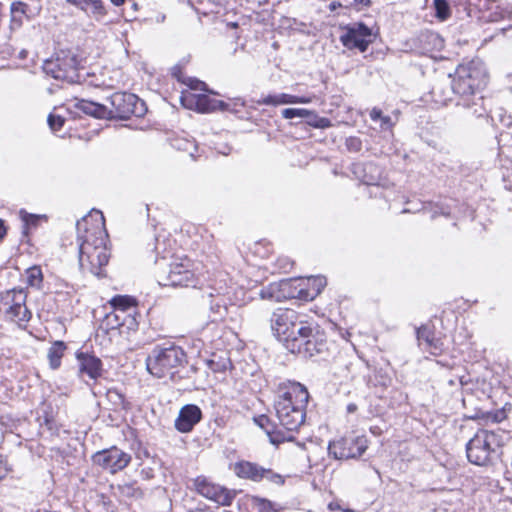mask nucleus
Listing matches in <instances>:
<instances>
[{
  "label": "nucleus",
  "mask_w": 512,
  "mask_h": 512,
  "mask_svg": "<svg viewBox=\"0 0 512 512\" xmlns=\"http://www.w3.org/2000/svg\"><path fill=\"white\" fill-rule=\"evenodd\" d=\"M76 228L81 270L97 277L104 276L103 267L110 255L105 242L107 233L103 214L99 211L90 213L76 223Z\"/></svg>",
  "instance_id": "nucleus-1"
},
{
  "label": "nucleus",
  "mask_w": 512,
  "mask_h": 512,
  "mask_svg": "<svg viewBox=\"0 0 512 512\" xmlns=\"http://www.w3.org/2000/svg\"><path fill=\"white\" fill-rule=\"evenodd\" d=\"M309 393L298 382L290 383L274 401V408L279 424L286 432L292 434L304 424Z\"/></svg>",
  "instance_id": "nucleus-2"
},
{
  "label": "nucleus",
  "mask_w": 512,
  "mask_h": 512,
  "mask_svg": "<svg viewBox=\"0 0 512 512\" xmlns=\"http://www.w3.org/2000/svg\"><path fill=\"white\" fill-rule=\"evenodd\" d=\"M305 315L290 308H277L270 317L273 335L283 343L286 349H294L296 339L310 333V324Z\"/></svg>",
  "instance_id": "nucleus-3"
},
{
  "label": "nucleus",
  "mask_w": 512,
  "mask_h": 512,
  "mask_svg": "<svg viewBox=\"0 0 512 512\" xmlns=\"http://www.w3.org/2000/svg\"><path fill=\"white\" fill-rule=\"evenodd\" d=\"M186 362L184 350L174 344L157 345L146 358L147 371L156 378L173 376Z\"/></svg>",
  "instance_id": "nucleus-4"
},
{
  "label": "nucleus",
  "mask_w": 512,
  "mask_h": 512,
  "mask_svg": "<svg viewBox=\"0 0 512 512\" xmlns=\"http://www.w3.org/2000/svg\"><path fill=\"white\" fill-rule=\"evenodd\" d=\"M42 68L46 75L56 80L70 84L82 80L77 56L70 51L59 52L55 58L46 60Z\"/></svg>",
  "instance_id": "nucleus-5"
},
{
  "label": "nucleus",
  "mask_w": 512,
  "mask_h": 512,
  "mask_svg": "<svg viewBox=\"0 0 512 512\" xmlns=\"http://www.w3.org/2000/svg\"><path fill=\"white\" fill-rule=\"evenodd\" d=\"M155 276L160 286L187 287L194 283V273L189 259L173 262L168 267L157 262Z\"/></svg>",
  "instance_id": "nucleus-6"
},
{
  "label": "nucleus",
  "mask_w": 512,
  "mask_h": 512,
  "mask_svg": "<svg viewBox=\"0 0 512 512\" xmlns=\"http://www.w3.org/2000/svg\"><path fill=\"white\" fill-rule=\"evenodd\" d=\"M368 447V440L364 435L354 432L346 434L338 440L329 443V455L338 460L355 459L360 457Z\"/></svg>",
  "instance_id": "nucleus-7"
},
{
  "label": "nucleus",
  "mask_w": 512,
  "mask_h": 512,
  "mask_svg": "<svg viewBox=\"0 0 512 512\" xmlns=\"http://www.w3.org/2000/svg\"><path fill=\"white\" fill-rule=\"evenodd\" d=\"M109 101L111 109H108L107 118L128 119L131 115L140 117L146 111L144 102L132 93L116 92L109 97Z\"/></svg>",
  "instance_id": "nucleus-8"
},
{
  "label": "nucleus",
  "mask_w": 512,
  "mask_h": 512,
  "mask_svg": "<svg viewBox=\"0 0 512 512\" xmlns=\"http://www.w3.org/2000/svg\"><path fill=\"white\" fill-rule=\"evenodd\" d=\"M501 445L502 439L499 435L492 431H485L482 441V453L487 455L482 460V475L488 473L491 469L492 474H500L503 466L501 461Z\"/></svg>",
  "instance_id": "nucleus-9"
},
{
  "label": "nucleus",
  "mask_w": 512,
  "mask_h": 512,
  "mask_svg": "<svg viewBox=\"0 0 512 512\" xmlns=\"http://www.w3.org/2000/svg\"><path fill=\"white\" fill-rule=\"evenodd\" d=\"M131 455L116 446L96 452L92 456L94 464L111 474L125 469L131 462Z\"/></svg>",
  "instance_id": "nucleus-10"
},
{
  "label": "nucleus",
  "mask_w": 512,
  "mask_h": 512,
  "mask_svg": "<svg viewBox=\"0 0 512 512\" xmlns=\"http://www.w3.org/2000/svg\"><path fill=\"white\" fill-rule=\"evenodd\" d=\"M342 44L348 49H359L365 52L373 41L371 29L363 23H355L347 27V32L340 38Z\"/></svg>",
  "instance_id": "nucleus-11"
},
{
  "label": "nucleus",
  "mask_w": 512,
  "mask_h": 512,
  "mask_svg": "<svg viewBox=\"0 0 512 512\" xmlns=\"http://www.w3.org/2000/svg\"><path fill=\"white\" fill-rule=\"evenodd\" d=\"M202 419L201 409L194 404L183 406L175 420V428L181 433L192 431L194 426Z\"/></svg>",
  "instance_id": "nucleus-12"
},
{
  "label": "nucleus",
  "mask_w": 512,
  "mask_h": 512,
  "mask_svg": "<svg viewBox=\"0 0 512 512\" xmlns=\"http://www.w3.org/2000/svg\"><path fill=\"white\" fill-rule=\"evenodd\" d=\"M181 103L188 109H195L201 113H208L217 110L216 99L206 94H195L190 91L183 92Z\"/></svg>",
  "instance_id": "nucleus-13"
},
{
  "label": "nucleus",
  "mask_w": 512,
  "mask_h": 512,
  "mask_svg": "<svg viewBox=\"0 0 512 512\" xmlns=\"http://www.w3.org/2000/svg\"><path fill=\"white\" fill-rule=\"evenodd\" d=\"M78 371L81 376L87 375L90 379L96 380L102 374V362L95 355L79 352L76 355Z\"/></svg>",
  "instance_id": "nucleus-14"
},
{
  "label": "nucleus",
  "mask_w": 512,
  "mask_h": 512,
  "mask_svg": "<svg viewBox=\"0 0 512 512\" xmlns=\"http://www.w3.org/2000/svg\"><path fill=\"white\" fill-rule=\"evenodd\" d=\"M301 334L294 343L296 344L294 349H288L291 353L303 354L305 357H312L315 353H319L322 350V344H318L314 328L310 324V333Z\"/></svg>",
  "instance_id": "nucleus-15"
},
{
  "label": "nucleus",
  "mask_w": 512,
  "mask_h": 512,
  "mask_svg": "<svg viewBox=\"0 0 512 512\" xmlns=\"http://www.w3.org/2000/svg\"><path fill=\"white\" fill-rule=\"evenodd\" d=\"M254 421L266 432L270 442L274 445H278L285 441H292L294 439L293 434H285L284 431L274 424L266 415H260L254 418Z\"/></svg>",
  "instance_id": "nucleus-16"
},
{
  "label": "nucleus",
  "mask_w": 512,
  "mask_h": 512,
  "mask_svg": "<svg viewBox=\"0 0 512 512\" xmlns=\"http://www.w3.org/2000/svg\"><path fill=\"white\" fill-rule=\"evenodd\" d=\"M26 294L22 290H13V304L6 311L7 316L16 322H26L31 313L25 305Z\"/></svg>",
  "instance_id": "nucleus-17"
},
{
  "label": "nucleus",
  "mask_w": 512,
  "mask_h": 512,
  "mask_svg": "<svg viewBox=\"0 0 512 512\" xmlns=\"http://www.w3.org/2000/svg\"><path fill=\"white\" fill-rule=\"evenodd\" d=\"M201 298L203 304L209 306V317L212 323L218 322L225 318L227 314V307L224 298L221 295H214L213 292H205L202 294Z\"/></svg>",
  "instance_id": "nucleus-18"
},
{
  "label": "nucleus",
  "mask_w": 512,
  "mask_h": 512,
  "mask_svg": "<svg viewBox=\"0 0 512 512\" xmlns=\"http://www.w3.org/2000/svg\"><path fill=\"white\" fill-rule=\"evenodd\" d=\"M66 2L85 12L96 21H101L106 15V9L101 0H66Z\"/></svg>",
  "instance_id": "nucleus-19"
},
{
  "label": "nucleus",
  "mask_w": 512,
  "mask_h": 512,
  "mask_svg": "<svg viewBox=\"0 0 512 512\" xmlns=\"http://www.w3.org/2000/svg\"><path fill=\"white\" fill-rule=\"evenodd\" d=\"M234 472L239 478L259 482L263 479L264 468L249 461H239L234 465Z\"/></svg>",
  "instance_id": "nucleus-20"
},
{
  "label": "nucleus",
  "mask_w": 512,
  "mask_h": 512,
  "mask_svg": "<svg viewBox=\"0 0 512 512\" xmlns=\"http://www.w3.org/2000/svg\"><path fill=\"white\" fill-rule=\"evenodd\" d=\"M281 114L284 119H293L296 117L305 118L309 124L316 127H324L328 122L325 118H321L316 122V119L318 118L317 115L313 111L307 109L286 108L282 110Z\"/></svg>",
  "instance_id": "nucleus-21"
},
{
  "label": "nucleus",
  "mask_w": 512,
  "mask_h": 512,
  "mask_svg": "<svg viewBox=\"0 0 512 512\" xmlns=\"http://www.w3.org/2000/svg\"><path fill=\"white\" fill-rule=\"evenodd\" d=\"M106 324L109 329H119L122 326L132 328L135 323V318L132 313L125 314L123 311H112L106 316Z\"/></svg>",
  "instance_id": "nucleus-22"
},
{
  "label": "nucleus",
  "mask_w": 512,
  "mask_h": 512,
  "mask_svg": "<svg viewBox=\"0 0 512 512\" xmlns=\"http://www.w3.org/2000/svg\"><path fill=\"white\" fill-rule=\"evenodd\" d=\"M310 101V98L298 97L287 93H280L276 95H268L259 101V103L264 105L277 106L282 104L309 103Z\"/></svg>",
  "instance_id": "nucleus-23"
},
{
  "label": "nucleus",
  "mask_w": 512,
  "mask_h": 512,
  "mask_svg": "<svg viewBox=\"0 0 512 512\" xmlns=\"http://www.w3.org/2000/svg\"><path fill=\"white\" fill-rule=\"evenodd\" d=\"M76 107L87 115L96 118H107L109 112L105 105L95 103L87 100H80L77 102Z\"/></svg>",
  "instance_id": "nucleus-24"
},
{
  "label": "nucleus",
  "mask_w": 512,
  "mask_h": 512,
  "mask_svg": "<svg viewBox=\"0 0 512 512\" xmlns=\"http://www.w3.org/2000/svg\"><path fill=\"white\" fill-rule=\"evenodd\" d=\"M195 487L199 494L213 501L223 488L221 486L209 483L205 478L200 477L195 480Z\"/></svg>",
  "instance_id": "nucleus-25"
},
{
  "label": "nucleus",
  "mask_w": 512,
  "mask_h": 512,
  "mask_svg": "<svg viewBox=\"0 0 512 512\" xmlns=\"http://www.w3.org/2000/svg\"><path fill=\"white\" fill-rule=\"evenodd\" d=\"M66 350V345L62 341H56L52 344V346L48 350V360L49 365L52 369H57L61 365V359L64 355V351Z\"/></svg>",
  "instance_id": "nucleus-26"
},
{
  "label": "nucleus",
  "mask_w": 512,
  "mask_h": 512,
  "mask_svg": "<svg viewBox=\"0 0 512 512\" xmlns=\"http://www.w3.org/2000/svg\"><path fill=\"white\" fill-rule=\"evenodd\" d=\"M111 305L114 308V311H123L125 314L132 313V317H134L136 303L135 300L130 296H115L111 300Z\"/></svg>",
  "instance_id": "nucleus-27"
},
{
  "label": "nucleus",
  "mask_w": 512,
  "mask_h": 512,
  "mask_svg": "<svg viewBox=\"0 0 512 512\" xmlns=\"http://www.w3.org/2000/svg\"><path fill=\"white\" fill-rule=\"evenodd\" d=\"M259 296L263 300L270 301H281L285 295L282 293L281 284L271 283L268 286L262 288L259 292Z\"/></svg>",
  "instance_id": "nucleus-28"
},
{
  "label": "nucleus",
  "mask_w": 512,
  "mask_h": 512,
  "mask_svg": "<svg viewBox=\"0 0 512 512\" xmlns=\"http://www.w3.org/2000/svg\"><path fill=\"white\" fill-rule=\"evenodd\" d=\"M230 365L231 361L226 354H213L211 358L207 360V366L213 372H225Z\"/></svg>",
  "instance_id": "nucleus-29"
},
{
  "label": "nucleus",
  "mask_w": 512,
  "mask_h": 512,
  "mask_svg": "<svg viewBox=\"0 0 512 512\" xmlns=\"http://www.w3.org/2000/svg\"><path fill=\"white\" fill-rule=\"evenodd\" d=\"M479 440L477 439V436L472 438L466 446V453L468 460L475 464L480 465V454H479Z\"/></svg>",
  "instance_id": "nucleus-30"
},
{
  "label": "nucleus",
  "mask_w": 512,
  "mask_h": 512,
  "mask_svg": "<svg viewBox=\"0 0 512 512\" xmlns=\"http://www.w3.org/2000/svg\"><path fill=\"white\" fill-rule=\"evenodd\" d=\"M43 281V274L40 267L33 266L27 270V282L31 287L40 289Z\"/></svg>",
  "instance_id": "nucleus-31"
},
{
  "label": "nucleus",
  "mask_w": 512,
  "mask_h": 512,
  "mask_svg": "<svg viewBox=\"0 0 512 512\" xmlns=\"http://www.w3.org/2000/svg\"><path fill=\"white\" fill-rule=\"evenodd\" d=\"M118 490L122 496L130 498H139L142 496L141 490L135 483H124L118 486Z\"/></svg>",
  "instance_id": "nucleus-32"
},
{
  "label": "nucleus",
  "mask_w": 512,
  "mask_h": 512,
  "mask_svg": "<svg viewBox=\"0 0 512 512\" xmlns=\"http://www.w3.org/2000/svg\"><path fill=\"white\" fill-rule=\"evenodd\" d=\"M435 15L440 20H446L450 16V7L446 0H434Z\"/></svg>",
  "instance_id": "nucleus-33"
},
{
  "label": "nucleus",
  "mask_w": 512,
  "mask_h": 512,
  "mask_svg": "<svg viewBox=\"0 0 512 512\" xmlns=\"http://www.w3.org/2000/svg\"><path fill=\"white\" fill-rule=\"evenodd\" d=\"M506 418V411L504 408L496 410L495 412L482 413V421L493 423H499Z\"/></svg>",
  "instance_id": "nucleus-34"
},
{
  "label": "nucleus",
  "mask_w": 512,
  "mask_h": 512,
  "mask_svg": "<svg viewBox=\"0 0 512 512\" xmlns=\"http://www.w3.org/2000/svg\"><path fill=\"white\" fill-rule=\"evenodd\" d=\"M434 334L428 326H421L417 329V339L422 345L423 343H431L433 341Z\"/></svg>",
  "instance_id": "nucleus-35"
},
{
  "label": "nucleus",
  "mask_w": 512,
  "mask_h": 512,
  "mask_svg": "<svg viewBox=\"0 0 512 512\" xmlns=\"http://www.w3.org/2000/svg\"><path fill=\"white\" fill-rule=\"evenodd\" d=\"M232 500H233L232 494L225 488H222L221 491L217 494L214 501L222 506H229L231 504Z\"/></svg>",
  "instance_id": "nucleus-36"
},
{
  "label": "nucleus",
  "mask_w": 512,
  "mask_h": 512,
  "mask_svg": "<svg viewBox=\"0 0 512 512\" xmlns=\"http://www.w3.org/2000/svg\"><path fill=\"white\" fill-rule=\"evenodd\" d=\"M458 86L460 89H462L463 94L473 95L475 94L477 89V85L471 83L470 76L468 77V79H461V81L458 83Z\"/></svg>",
  "instance_id": "nucleus-37"
},
{
  "label": "nucleus",
  "mask_w": 512,
  "mask_h": 512,
  "mask_svg": "<svg viewBox=\"0 0 512 512\" xmlns=\"http://www.w3.org/2000/svg\"><path fill=\"white\" fill-rule=\"evenodd\" d=\"M47 122L52 131H59L62 128L65 120L59 115L50 114L48 116Z\"/></svg>",
  "instance_id": "nucleus-38"
},
{
  "label": "nucleus",
  "mask_w": 512,
  "mask_h": 512,
  "mask_svg": "<svg viewBox=\"0 0 512 512\" xmlns=\"http://www.w3.org/2000/svg\"><path fill=\"white\" fill-rule=\"evenodd\" d=\"M492 8H488L486 11H482V21L485 20L486 22H497L499 19H501L502 12L500 11H491Z\"/></svg>",
  "instance_id": "nucleus-39"
},
{
  "label": "nucleus",
  "mask_w": 512,
  "mask_h": 512,
  "mask_svg": "<svg viewBox=\"0 0 512 512\" xmlns=\"http://www.w3.org/2000/svg\"><path fill=\"white\" fill-rule=\"evenodd\" d=\"M425 345L429 352L433 355H437L443 350V343L439 339H435L434 337L431 343H427Z\"/></svg>",
  "instance_id": "nucleus-40"
},
{
  "label": "nucleus",
  "mask_w": 512,
  "mask_h": 512,
  "mask_svg": "<svg viewBox=\"0 0 512 512\" xmlns=\"http://www.w3.org/2000/svg\"><path fill=\"white\" fill-rule=\"evenodd\" d=\"M263 479H267L273 483L282 484V476L273 472L271 469L264 468Z\"/></svg>",
  "instance_id": "nucleus-41"
},
{
  "label": "nucleus",
  "mask_w": 512,
  "mask_h": 512,
  "mask_svg": "<svg viewBox=\"0 0 512 512\" xmlns=\"http://www.w3.org/2000/svg\"><path fill=\"white\" fill-rule=\"evenodd\" d=\"M346 146L350 151L358 152L361 150L362 142L357 137H350L346 140Z\"/></svg>",
  "instance_id": "nucleus-42"
},
{
  "label": "nucleus",
  "mask_w": 512,
  "mask_h": 512,
  "mask_svg": "<svg viewBox=\"0 0 512 512\" xmlns=\"http://www.w3.org/2000/svg\"><path fill=\"white\" fill-rule=\"evenodd\" d=\"M188 86L191 90H203L206 91V84L198 79H189Z\"/></svg>",
  "instance_id": "nucleus-43"
},
{
  "label": "nucleus",
  "mask_w": 512,
  "mask_h": 512,
  "mask_svg": "<svg viewBox=\"0 0 512 512\" xmlns=\"http://www.w3.org/2000/svg\"><path fill=\"white\" fill-rule=\"evenodd\" d=\"M315 284H316V293L315 295L319 294L321 289L326 285V280L325 278L323 277H318L314 280Z\"/></svg>",
  "instance_id": "nucleus-44"
},
{
  "label": "nucleus",
  "mask_w": 512,
  "mask_h": 512,
  "mask_svg": "<svg viewBox=\"0 0 512 512\" xmlns=\"http://www.w3.org/2000/svg\"><path fill=\"white\" fill-rule=\"evenodd\" d=\"M370 117L372 120L376 121V120H382V111L378 108H373L370 112Z\"/></svg>",
  "instance_id": "nucleus-45"
},
{
  "label": "nucleus",
  "mask_w": 512,
  "mask_h": 512,
  "mask_svg": "<svg viewBox=\"0 0 512 512\" xmlns=\"http://www.w3.org/2000/svg\"><path fill=\"white\" fill-rule=\"evenodd\" d=\"M392 126V121L389 116H383L381 120V127L384 129L390 128Z\"/></svg>",
  "instance_id": "nucleus-46"
},
{
  "label": "nucleus",
  "mask_w": 512,
  "mask_h": 512,
  "mask_svg": "<svg viewBox=\"0 0 512 512\" xmlns=\"http://www.w3.org/2000/svg\"><path fill=\"white\" fill-rule=\"evenodd\" d=\"M487 485H488V487H489V489H490L491 491H494L495 489H498V487H499V482H498V480L492 479L491 481H489V482L487 483Z\"/></svg>",
  "instance_id": "nucleus-47"
},
{
  "label": "nucleus",
  "mask_w": 512,
  "mask_h": 512,
  "mask_svg": "<svg viewBox=\"0 0 512 512\" xmlns=\"http://www.w3.org/2000/svg\"><path fill=\"white\" fill-rule=\"evenodd\" d=\"M216 102H217V109L222 110V111H225V110L228 109V104L227 103H225V102H223L221 100H216Z\"/></svg>",
  "instance_id": "nucleus-48"
},
{
  "label": "nucleus",
  "mask_w": 512,
  "mask_h": 512,
  "mask_svg": "<svg viewBox=\"0 0 512 512\" xmlns=\"http://www.w3.org/2000/svg\"><path fill=\"white\" fill-rule=\"evenodd\" d=\"M354 3L356 5H361V6H369L371 4V1L370 0H354Z\"/></svg>",
  "instance_id": "nucleus-49"
},
{
  "label": "nucleus",
  "mask_w": 512,
  "mask_h": 512,
  "mask_svg": "<svg viewBox=\"0 0 512 512\" xmlns=\"http://www.w3.org/2000/svg\"><path fill=\"white\" fill-rule=\"evenodd\" d=\"M6 235V227L4 222L0 219V239H2Z\"/></svg>",
  "instance_id": "nucleus-50"
},
{
  "label": "nucleus",
  "mask_w": 512,
  "mask_h": 512,
  "mask_svg": "<svg viewBox=\"0 0 512 512\" xmlns=\"http://www.w3.org/2000/svg\"><path fill=\"white\" fill-rule=\"evenodd\" d=\"M115 6H120L122 5L125 0H110Z\"/></svg>",
  "instance_id": "nucleus-51"
},
{
  "label": "nucleus",
  "mask_w": 512,
  "mask_h": 512,
  "mask_svg": "<svg viewBox=\"0 0 512 512\" xmlns=\"http://www.w3.org/2000/svg\"><path fill=\"white\" fill-rule=\"evenodd\" d=\"M357 409V406L355 404H349L347 407V410L349 412H354Z\"/></svg>",
  "instance_id": "nucleus-52"
},
{
  "label": "nucleus",
  "mask_w": 512,
  "mask_h": 512,
  "mask_svg": "<svg viewBox=\"0 0 512 512\" xmlns=\"http://www.w3.org/2000/svg\"><path fill=\"white\" fill-rule=\"evenodd\" d=\"M344 512H355V511H353V510H345Z\"/></svg>",
  "instance_id": "nucleus-53"
}]
</instances>
